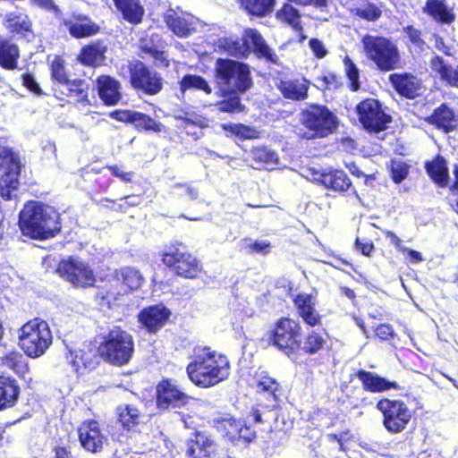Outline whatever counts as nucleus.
I'll list each match as a JSON object with an SVG mask.
<instances>
[{"label": "nucleus", "instance_id": "f257e3e1", "mask_svg": "<svg viewBox=\"0 0 458 458\" xmlns=\"http://www.w3.org/2000/svg\"><path fill=\"white\" fill-rule=\"evenodd\" d=\"M21 233L32 239L55 237L61 230L59 214L52 207L38 201L28 202L19 216Z\"/></svg>", "mask_w": 458, "mask_h": 458}, {"label": "nucleus", "instance_id": "f03ea898", "mask_svg": "<svg viewBox=\"0 0 458 458\" xmlns=\"http://www.w3.org/2000/svg\"><path fill=\"white\" fill-rule=\"evenodd\" d=\"M186 370L191 381L196 386L210 387L227 378L230 363L226 356L205 348L195 352Z\"/></svg>", "mask_w": 458, "mask_h": 458}, {"label": "nucleus", "instance_id": "7ed1b4c3", "mask_svg": "<svg viewBox=\"0 0 458 458\" xmlns=\"http://www.w3.org/2000/svg\"><path fill=\"white\" fill-rule=\"evenodd\" d=\"M300 124L297 134L301 138L313 140L333 133L337 128L338 119L327 107L312 105L301 112Z\"/></svg>", "mask_w": 458, "mask_h": 458}, {"label": "nucleus", "instance_id": "20e7f679", "mask_svg": "<svg viewBox=\"0 0 458 458\" xmlns=\"http://www.w3.org/2000/svg\"><path fill=\"white\" fill-rule=\"evenodd\" d=\"M18 345L30 358L44 355L53 342L48 324L40 318H33L17 331Z\"/></svg>", "mask_w": 458, "mask_h": 458}, {"label": "nucleus", "instance_id": "39448f33", "mask_svg": "<svg viewBox=\"0 0 458 458\" xmlns=\"http://www.w3.org/2000/svg\"><path fill=\"white\" fill-rule=\"evenodd\" d=\"M361 43L366 56L382 72H389L399 67L401 55L392 40L380 36L367 34Z\"/></svg>", "mask_w": 458, "mask_h": 458}, {"label": "nucleus", "instance_id": "423d86ee", "mask_svg": "<svg viewBox=\"0 0 458 458\" xmlns=\"http://www.w3.org/2000/svg\"><path fill=\"white\" fill-rule=\"evenodd\" d=\"M134 352V341L131 334L118 327L112 328L99 345L101 356L114 365H124Z\"/></svg>", "mask_w": 458, "mask_h": 458}, {"label": "nucleus", "instance_id": "0eeeda50", "mask_svg": "<svg viewBox=\"0 0 458 458\" xmlns=\"http://www.w3.org/2000/svg\"><path fill=\"white\" fill-rule=\"evenodd\" d=\"M216 80L221 89L228 93L244 92L251 85L247 65L231 59H217Z\"/></svg>", "mask_w": 458, "mask_h": 458}, {"label": "nucleus", "instance_id": "6e6552de", "mask_svg": "<svg viewBox=\"0 0 458 458\" xmlns=\"http://www.w3.org/2000/svg\"><path fill=\"white\" fill-rule=\"evenodd\" d=\"M377 408L383 414V424L392 433L402 432L411 419V411L400 400L382 399Z\"/></svg>", "mask_w": 458, "mask_h": 458}, {"label": "nucleus", "instance_id": "1a4fd4ad", "mask_svg": "<svg viewBox=\"0 0 458 458\" xmlns=\"http://www.w3.org/2000/svg\"><path fill=\"white\" fill-rule=\"evenodd\" d=\"M58 274L75 286H92L96 281L91 267L78 258L63 259L57 267Z\"/></svg>", "mask_w": 458, "mask_h": 458}, {"label": "nucleus", "instance_id": "9d476101", "mask_svg": "<svg viewBox=\"0 0 458 458\" xmlns=\"http://www.w3.org/2000/svg\"><path fill=\"white\" fill-rule=\"evenodd\" d=\"M164 264L174 267L176 274L185 278H196L202 271L200 262L178 247H171L163 255Z\"/></svg>", "mask_w": 458, "mask_h": 458}, {"label": "nucleus", "instance_id": "9b49d317", "mask_svg": "<svg viewBox=\"0 0 458 458\" xmlns=\"http://www.w3.org/2000/svg\"><path fill=\"white\" fill-rule=\"evenodd\" d=\"M0 167L6 169L0 178V191L4 198H10V191L16 190L20 173L19 157L8 148H0Z\"/></svg>", "mask_w": 458, "mask_h": 458}, {"label": "nucleus", "instance_id": "f8f14e48", "mask_svg": "<svg viewBox=\"0 0 458 458\" xmlns=\"http://www.w3.org/2000/svg\"><path fill=\"white\" fill-rule=\"evenodd\" d=\"M359 119L364 128L371 131H379L385 129L390 122L379 103L375 99H366L357 106Z\"/></svg>", "mask_w": 458, "mask_h": 458}, {"label": "nucleus", "instance_id": "ddd939ff", "mask_svg": "<svg viewBox=\"0 0 458 458\" xmlns=\"http://www.w3.org/2000/svg\"><path fill=\"white\" fill-rule=\"evenodd\" d=\"M300 333L301 326L297 322L286 318H281L273 333V344L289 354L299 346L297 337Z\"/></svg>", "mask_w": 458, "mask_h": 458}, {"label": "nucleus", "instance_id": "4468645a", "mask_svg": "<svg viewBox=\"0 0 458 458\" xmlns=\"http://www.w3.org/2000/svg\"><path fill=\"white\" fill-rule=\"evenodd\" d=\"M130 73L131 84L133 88L150 95L157 94L161 90V78L156 72L149 71L141 62L131 63Z\"/></svg>", "mask_w": 458, "mask_h": 458}, {"label": "nucleus", "instance_id": "2eb2a0df", "mask_svg": "<svg viewBox=\"0 0 458 458\" xmlns=\"http://www.w3.org/2000/svg\"><path fill=\"white\" fill-rule=\"evenodd\" d=\"M191 399L173 380H162L157 386V406L159 410L180 408Z\"/></svg>", "mask_w": 458, "mask_h": 458}, {"label": "nucleus", "instance_id": "dca6fc26", "mask_svg": "<svg viewBox=\"0 0 458 458\" xmlns=\"http://www.w3.org/2000/svg\"><path fill=\"white\" fill-rule=\"evenodd\" d=\"M235 45V50L232 51V55L236 56L245 55V54L252 48L259 56L276 62L273 51L267 45L259 32L254 29L245 30L242 43L236 42Z\"/></svg>", "mask_w": 458, "mask_h": 458}, {"label": "nucleus", "instance_id": "f3484780", "mask_svg": "<svg viewBox=\"0 0 458 458\" xmlns=\"http://www.w3.org/2000/svg\"><path fill=\"white\" fill-rule=\"evenodd\" d=\"M78 431L81 445L89 452H100L107 443V437L95 420L82 422Z\"/></svg>", "mask_w": 458, "mask_h": 458}, {"label": "nucleus", "instance_id": "a211bd4d", "mask_svg": "<svg viewBox=\"0 0 458 458\" xmlns=\"http://www.w3.org/2000/svg\"><path fill=\"white\" fill-rule=\"evenodd\" d=\"M113 279L118 287L117 292L112 293L113 295H123L136 291L144 282L141 273L133 267H123L115 270Z\"/></svg>", "mask_w": 458, "mask_h": 458}, {"label": "nucleus", "instance_id": "6ab92c4d", "mask_svg": "<svg viewBox=\"0 0 458 458\" xmlns=\"http://www.w3.org/2000/svg\"><path fill=\"white\" fill-rule=\"evenodd\" d=\"M110 117L123 122V123H131L137 129L145 130V131H152L155 132H161L164 131L165 126L150 116L131 110H116L110 113Z\"/></svg>", "mask_w": 458, "mask_h": 458}, {"label": "nucleus", "instance_id": "aec40b11", "mask_svg": "<svg viewBox=\"0 0 458 458\" xmlns=\"http://www.w3.org/2000/svg\"><path fill=\"white\" fill-rule=\"evenodd\" d=\"M294 306L299 316L310 327L320 323V315L316 310L317 298L309 293H299L293 299Z\"/></svg>", "mask_w": 458, "mask_h": 458}, {"label": "nucleus", "instance_id": "412c9836", "mask_svg": "<svg viewBox=\"0 0 458 458\" xmlns=\"http://www.w3.org/2000/svg\"><path fill=\"white\" fill-rule=\"evenodd\" d=\"M168 28L178 37H188L196 30L197 20L191 14L178 13L169 10L165 14Z\"/></svg>", "mask_w": 458, "mask_h": 458}, {"label": "nucleus", "instance_id": "4be33fe9", "mask_svg": "<svg viewBox=\"0 0 458 458\" xmlns=\"http://www.w3.org/2000/svg\"><path fill=\"white\" fill-rule=\"evenodd\" d=\"M313 180L326 188L340 192L347 191L352 185L346 174L340 170L316 172L313 174Z\"/></svg>", "mask_w": 458, "mask_h": 458}, {"label": "nucleus", "instance_id": "5701e85b", "mask_svg": "<svg viewBox=\"0 0 458 458\" xmlns=\"http://www.w3.org/2000/svg\"><path fill=\"white\" fill-rule=\"evenodd\" d=\"M170 316L169 310L163 305L145 308L139 314V321L149 331L155 332L162 327Z\"/></svg>", "mask_w": 458, "mask_h": 458}, {"label": "nucleus", "instance_id": "b1692460", "mask_svg": "<svg viewBox=\"0 0 458 458\" xmlns=\"http://www.w3.org/2000/svg\"><path fill=\"white\" fill-rule=\"evenodd\" d=\"M97 86L99 98L106 105L113 106L121 100L120 83L114 78L106 75L100 76L97 80Z\"/></svg>", "mask_w": 458, "mask_h": 458}, {"label": "nucleus", "instance_id": "393cba45", "mask_svg": "<svg viewBox=\"0 0 458 458\" xmlns=\"http://www.w3.org/2000/svg\"><path fill=\"white\" fill-rule=\"evenodd\" d=\"M394 88L403 96L413 98L420 88V80L409 73H394L389 76Z\"/></svg>", "mask_w": 458, "mask_h": 458}, {"label": "nucleus", "instance_id": "a878e982", "mask_svg": "<svg viewBox=\"0 0 458 458\" xmlns=\"http://www.w3.org/2000/svg\"><path fill=\"white\" fill-rule=\"evenodd\" d=\"M430 68L443 82L458 89V64L453 67L441 56L436 55L430 60Z\"/></svg>", "mask_w": 458, "mask_h": 458}, {"label": "nucleus", "instance_id": "bb28decb", "mask_svg": "<svg viewBox=\"0 0 458 458\" xmlns=\"http://www.w3.org/2000/svg\"><path fill=\"white\" fill-rule=\"evenodd\" d=\"M357 377L361 381L364 389L369 392L380 393L392 388H398L396 382L386 380L373 372L360 370L357 373Z\"/></svg>", "mask_w": 458, "mask_h": 458}, {"label": "nucleus", "instance_id": "cd10ccee", "mask_svg": "<svg viewBox=\"0 0 458 458\" xmlns=\"http://www.w3.org/2000/svg\"><path fill=\"white\" fill-rule=\"evenodd\" d=\"M64 25L74 38L89 37L97 33L98 27L87 16L78 14L64 21Z\"/></svg>", "mask_w": 458, "mask_h": 458}, {"label": "nucleus", "instance_id": "c85d7f7f", "mask_svg": "<svg viewBox=\"0 0 458 458\" xmlns=\"http://www.w3.org/2000/svg\"><path fill=\"white\" fill-rule=\"evenodd\" d=\"M278 89L286 98L302 100L307 98L309 82L304 78L284 80L279 83Z\"/></svg>", "mask_w": 458, "mask_h": 458}, {"label": "nucleus", "instance_id": "c756f323", "mask_svg": "<svg viewBox=\"0 0 458 458\" xmlns=\"http://www.w3.org/2000/svg\"><path fill=\"white\" fill-rule=\"evenodd\" d=\"M424 12L437 22L450 24L455 20L453 9L446 4L445 0H428Z\"/></svg>", "mask_w": 458, "mask_h": 458}, {"label": "nucleus", "instance_id": "7c9ffc66", "mask_svg": "<svg viewBox=\"0 0 458 458\" xmlns=\"http://www.w3.org/2000/svg\"><path fill=\"white\" fill-rule=\"evenodd\" d=\"M240 420H236L230 414L216 415L212 419L214 428L230 441H236L239 438L238 428H240Z\"/></svg>", "mask_w": 458, "mask_h": 458}, {"label": "nucleus", "instance_id": "2f4dec72", "mask_svg": "<svg viewBox=\"0 0 458 458\" xmlns=\"http://www.w3.org/2000/svg\"><path fill=\"white\" fill-rule=\"evenodd\" d=\"M426 170L432 181L439 187H446L449 182V171L445 159L437 157L426 164Z\"/></svg>", "mask_w": 458, "mask_h": 458}, {"label": "nucleus", "instance_id": "473e14b6", "mask_svg": "<svg viewBox=\"0 0 458 458\" xmlns=\"http://www.w3.org/2000/svg\"><path fill=\"white\" fill-rule=\"evenodd\" d=\"M116 415L122 428L127 431L134 430L140 422L141 413L132 404H121L116 408Z\"/></svg>", "mask_w": 458, "mask_h": 458}, {"label": "nucleus", "instance_id": "72a5a7b5", "mask_svg": "<svg viewBox=\"0 0 458 458\" xmlns=\"http://www.w3.org/2000/svg\"><path fill=\"white\" fill-rule=\"evenodd\" d=\"M113 2L126 21L134 24L141 21L144 9L140 0H113Z\"/></svg>", "mask_w": 458, "mask_h": 458}, {"label": "nucleus", "instance_id": "f704fd0d", "mask_svg": "<svg viewBox=\"0 0 458 458\" xmlns=\"http://www.w3.org/2000/svg\"><path fill=\"white\" fill-rule=\"evenodd\" d=\"M19 387L15 380L0 375V410L12 407L17 401Z\"/></svg>", "mask_w": 458, "mask_h": 458}, {"label": "nucleus", "instance_id": "c9c22d12", "mask_svg": "<svg viewBox=\"0 0 458 458\" xmlns=\"http://www.w3.org/2000/svg\"><path fill=\"white\" fill-rule=\"evenodd\" d=\"M20 56L18 47L11 41L0 38V65L8 70L17 67Z\"/></svg>", "mask_w": 458, "mask_h": 458}, {"label": "nucleus", "instance_id": "e433bc0d", "mask_svg": "<svg viewBox=\"0 0 458 458\" xmlns=\"http://www.w3.org/2000/svg\"><path fill=\"white\" fill-rule=\"evenodd\" d=\"M430 121L437 127L449 131L457 125V120L454 112L445 105L439 106L430 116Z\"/></svg>", "mask_w": 458, "mask_h": 458}, {"label": "nucleus", "instance_id": "4c0bfd02", "mask_svg": "<svg viewBox=\"0 0 458 458\" xmlns=\"http://www.w3.org/2000/svg\"><path fill=\"white\" fill-rule=\"evenodd\" d=\"M94 353L91 351L82 349H71L67 355V360L72 366L73 369L81 373L83 369L93 366Z\"/></svg>", "mask_w": 458, "mask_h": 458}, {"label": "nucleus", "instance_id": "58836bf2", "mask_svg": "<svg viewBox=\"0 0 458 458\" xmlns=\"http://www.w3.org/2000/svg\"><path fill=\"white\" fill-rule=\"evenodd\" d=\"M250 154L259 167L269 169L276 165L278 161L276 153L267 147L253 148Z\"/></svg>", "mask_w": 458, "mask_h": 458}, {"label": "nucleus", "instance_id": "ea45409f", "mask_svg": "<svg viewBox=\"0 0 458 458\" xmlns=\"http://www.w3.org/2000/svg\"><path fill=\"white\" fill-rule=\"evenodd\" d=\"M215 450L213 439L205 434H198L190 452L194 458H208Z\"/></svg>", "mask_w": 458, "mask_h": 458}, {"label": "nucleus", "instance_id": "a19ab883", "mask_svg": "<svg viewBox=\"0 0 458 458\" xmlns=\"http://www.w3.org/2000/svg\"><path fill=\"white\" fill-rule=\"evenodd\" d=\"M106 49L99 44H93L82 48L80 61L87 65L100 64L105 57Z\"/></svg>", "mask_w": 458, "mask_h": 458}, {"label": "nucleus", "instance_id": "79ce46f5", "mask_svg": "<svg viewBox=\"0 0 458 458\" xmlns=\"http://www.w3.org/2000/svg\"><path fill=\"white\" fill-rule=\"evenodd\" d=\"M5 27L13 33L24 34L30 32L31 23L28 16L22 13H12L5 17Z\"/></svg>", "mask_w": 458, "mask_h": 458}, {"label": "nucleus", "instance_id": "37998d69", "mask_svg": "<svg viewBox=\"0 0 458 458\" xmlns=\"http://www.w3.org/2000/svg\"><path fill=\"white\" fill-rule=\"evenodd\" d=\"M241 4L252 15L265 16L272 12L275 0H241Z\"/></svg>", "mask_w": 458, "mask_h": 458}, {"label": "nucleus", "instance_id": "c03bdc74", "mask_svg": "<svg viewBox=\"0 0 458 458\" xmlns=\"http://www.w3.org/2000/svg\"><path fill=\"white\" fill-rule=\"evenodd\" d=\"M276 17L281 21L291 25L296 31L302 30L301 15L293 5L289 4H284V6L276 13Z\"/></svg>", "mask_w": 458, "mask_h": 458}, {"label": "nucleus", "instance_id": "a18cd8bd", "mask_svg": "<svg viewBox=\"0 0 458 458\" xmlns=\"http://www.w3.org/2000/svg\"><path fill=\"white\" fill-rule=\"evenodd\" d=\"M270 406L271 409L261 407V409H258L253 413L255 422L262 424L263 430L269 431L270 426L273 424V421H275V417L278 415L276 403H272Z\"/></svg>", "mask_w": 458, "mask_h": 458}, {"label": "nucleus", "instance_id": "49530a36", "mask_svg": "<svg viewBox=\"0 0 458 458\" xmlns=\"http://www.w3.org/2000/svg\"><path fill=\"white\" fill-rule=\"evenodd\" d=\"M199 89L204 91L206 94H210L212 89L208 81L198 75H185L180 82V89L182 93L189 89Z\"/></svg>", "mask_w": 458, "mask_h": 458}, {"label": "nucleus", "instance_id": "de8ad7c7", "mask_svg": "<svg viewBox=\"0 0 458 458\" xmlns=\"http://www.w3.org/2000/svg\"><path fill=\"white\" fill-rule=\"evenodd\" d=\"M352 13L369 21H377L382 14L381 8L370 2L361 3L359 6L353 8Z\"/></svg>", "mask_w": 458, "mask_h": 458}, {"label": "nucleus", "instance_id": "09e8293b", "mask_svg": "<svg viewBox=\"0 0 458 458\" xmlns=\"http://www.w3.org/2000/svg\"><path fill=\"white\" fill-rule=\"evenodd\" d=\"M257 391L259 393L267 394L270 402L276 403L279 384L276 380L267 375L260 376L257 384Z\"/></svg>", "mask_w": 458, "mask_h": 458}, {"label": "nucleus", "instance_id": "8fccbe9b", "mask_svg": "<svg viewBox=\"0 0 458 458\" xmlns=\"http://www.w3.org/2000/svg\"><path fill=\"white\" fill-rule=\"evenodd\" d=\"M69 95L77 98L80 102H88L89 85L84 80L68 81L64 85Z\"/></svg>", "mask_w": 458, "mask_h": 458}, {"label": "nucleus", "instance_id": "3c124183", "mask_svg": "<svg viewBox=\"0 0 458 458\" xmlns=\"http://www.w3.org/2000/svg\"><path fill=\"white\" fill-rule=\"evenodd\" d=\"M223 129L242 139H257L259 132L254 128L245 126L243 124L228 123L223 124Z\"/></svg>", "mask_w": 458, "mask_h": 458}, {"label": "nucleus", "instance_id": "603ef678", "mask_svg": "<svg viewBox=\"0 0 458 458\" xmlns=\"http://www.w3.org/2000/svg\"><path fill=\"white\" fill-rule=\"evenodd\" d=\"M324 344L325 339L323 338V336L312 331L307 336V339L303 345V350L309 353H315L323 348Z\"/></svg>", "mask_w": 458, "mask_h": 458}, {"label": "nucleus", "instance_id": "864d4df0", "mask_svg": "<svg viewBox=\"0 0 458 458\" xmlns=\"http://www.w3.org/2000/svg\"><path fill=\"white\" fill-rule=\"evenodd\" d=\"M392 179L394 182L400 183L403 181L409 173L407 165L399 160H392L390 166Z\"/></svg>", "mask_w": 458, "mask_h": 458}, {"label": "nucleus", "instance_id": "5fc2aeb1", "mask_svg": "<svg viewBox=\"0 0 458 458\" xmlns=\"http://www.w3.org/2000/svg\"><path fill=\"white\" fill-rule=\"evenodd\" d=\"M344 64L347 77L351 81V88L352 90L356 91L360 89L359 71L349 56H345Z\"/></svg>", "mask_w": 458, "mask_h": 458}, {"label": "nucleus", "instance_id": "6e6d98bb", "mask_svg": "<svg viewBox=\"0 0 458 458\" xmlns=\"http://www.w3.org/2000/svg\"><path fill=\"white\" fill-rule=\"evenodd\" d=\"M51 72L52 77L62 85L64 86L68 82L64 61L60 57H55L52 62Z\"/></svg>", "mask_w": 458, "mask_h": 458}, {"label": "nucleus", "instance_id": "4d7b16f0", "mask_svg": "<svg viewBox=\"0 0 458 458\" xmlns=\"http://www.w3.org/2000/svg\"><path fill=\"white\" fill-rule=\"evenodd\" d=\"M351 438L348 430L343 431L340 434H328L327 439L330 444H336L339 451H345L344 444Z\"/></svg>", "mask_w": 458, "mask_h": 458}, {"label": "nucleus", "instance_id": "13d9d810", "mask_svg": "<svg viewBox=\"0 0 458 458\" xmlns=\"http://www.w3.org/2000/svg\"><path fill=\"white\" fill-rule=\"evenodd\" d=\"M291 424L290 421L285 420L281 409L278 408V415L275 417V421H273V424L270 426L269 431H284L288 429Z\"/></svg>", "mask_w": 458, "mask_h": 458}, {"label": "nucleus", "instance_id": "bf43d9fd", "mask_svg": "<svg viewBox=\"0 0 458 458\" xmlns=\"http://www.w3.org/2000/svg\"><path fill=\"white\" fill-rule=\"evenodd\" d=\"M309 46L313 55L318 59L324 58L327 55V50L324 43L318 38H311L309 42Z\"/></svg>", "mask_w": 458, "mask_h": 458}, {"label": "nucleus", "instance_id": "052dcab7", "mask_svg": "<svg viewBox=\"0 0 458 458\" xmlns=\"http://www.w3.org/2000/svg\"><path fill=\"white\" fill-rule=\"evenodd\" d=\"M218 109L221 112L233 113L241 111V103L239 98H233L218 104Z\"/></svg>", "mask_w": 458, "mask_h": 458}, {"label": "nucleus", "instance_id": "680f3d73", "mask_svg": "<svg viewBox=\"0 0 458 458\" xmlns=\"http://www.w3.org/2000/svg\"><path fill=\"white\" fill-rule=\"evenodd\" d=\"M173 189L174 191L178 190V191H182V192L174 191V193L177 194V195L185 194L191 199H195L198 197V191L194 188H191L185 184H180V183L175 184L173 186Z\"/></svg>", "mask_w": 458, "mask_h": 458}, {"label": "nucleus", "instance_id": "e2e57ef3", "mask_svg": "<svg viewBox=\"0 0 458 458\" xmlns=\"http://www.w3.org/2000/svg\"><path fill=\"white\" fill-rule=\"evenodd\" d=\"M22 84L30 91L40 94V88L31 74L22 75Z\"/></svg>", "mask_w": 458, "mask_h": 458}, {"label": "nucleus", "instance_id": "0e129e2a", "mask_svg": "<svg viewBox=\"0 0 458 458\" xmlns=\"http://www.w3.org/2000/svg\"><path fill=\"white\" fill-rule=\"evenodd\" d=\"M239 438L246 442L251 441L255 437V432L250 427L243 425L240 422V428H238Z\"/></svg>", "mask_w": 458, "mask_h": 458}, {"label": "nucleus", "instance_id": "69168bd1", "mask_svg": "<svg viewBox=\"0 0 458 458\" xmlns=\"http://www.w3.org/2000/svg\"><path fill=\"white\" fill-rule=\"evenodd\" d=\"M394 330L390 325L382 324L376 328V335L382 340H386L392 336Z\"/></svg>", "mask_w": 458, "mask_h": 458}, {"label": "nucleus", "instance_id": "338daca9", "mask_svg": "<svg viewBox=\"0 0 458 458\" xmlns=\"http://www.w3.org/2000/svg\"><path fill=\"white\" fill-rule=\"evenodd\" d=\"M356 247L358 250L361 251V253L365 256H369L370 253L374 250V245L371 241H360L359 239L356 240Z\"/></svg>", "mask_w": 458, "mask_h": 458}, {"label": "nucleus", "instance_id": "774afa93", "mask_svg": "<svg viewBox=\"0 0 458 458\" xmlns=\"http://www.w3.org/2000/svg\"><path fill=\"white\" fill-rule=\"evenodd\" d=\"M250 248L258 253H267L270 249V243L267 241H256L250 245Z\"/></svg>", "mask_w": 458, "mask_h": 458}]
</instances>
